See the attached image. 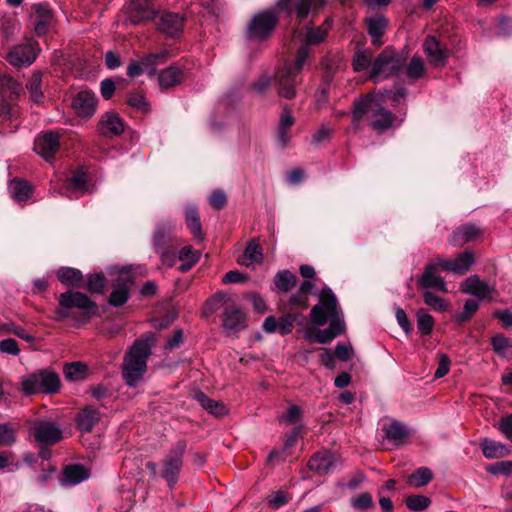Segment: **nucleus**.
I'll use <instances>...</instances> for the list:
<instances>
[{
    "mask_svg": "<svg viewBox=\"0 0 512 512\" xmlns=\"http://www.w3.org/2000/svg\"><path fill=\"white\" fill-rule=\"evenodd\" d=\"M157 343V336L147 332L137 338L125 352L122 362L121 375L125 384L135 388L147 371V362L152 355V348Z\"/></svg>",
    "mask_w": 512,
    "mask_h": 512,
    "instance_id": "nucleus-1",
    "label": "nucleus"
},
{
    "mask_svg": "<svg viewBox=\"0 0 512 512\" xmlns=\"http://www.w3.org/2000/svg\"><path fill=\"white\" fill-rule=\"evenodd\" d=\"M57 300L58 308L54 311L56 321L70 319L79 327L88 324L99 315L98 304L83 292L67 290L61 293Z\"/></svg>",
    "mask_w": 512,
    "mask_h": 512,
    "instance_id": "nucleus-2",
    "label": "nucleus"
},
{
    "mask_svg": "<svg viewBox=\"0 0 512 512\" xmlns=\"http://www.w3.org/2000/svg\"><path fill=\"white\" fill-rule=\"evenodd\" d=\"M371 119V128L383 133L387 131L395 120L394 114L383 108L372 95H365L353 104L352 125L355 131L361 129V122L364 118Z\"/></svg>",
    "mask_w": 512,
    "mask_h": 512,
    "instance_id": "nucleus-3",
    "label": "nucleus"
},
{
    "mask_svg": "<svg viewBox=\"0 0 512 512\" xmlns=\"http://www.w3.org/2000/svg\"><path fill=\"white\" fill-rule=\"evenodd\" d=\"M292 3L293 0H278L274 7L254 14L247 24V39L261 42L270 38L279 22V12H286L290 16Z\"/></svg>",
    "mask_w": 512,
    "mask_h": 512,
    "instance_id": "nucleus-4",
    "label": "nucleus"
},
{
    "mask_svg": "<svg viewBox=\"0 0 512 512\" xmlns=\"http://www.w3.org/2000/svg\"><path fill=\"white\" fill-rule=\"evenodd\" d=\"M309 55V47L301 46L296 52L294 62H287L277 70L275 83L280 97L291 100L296 96V87L301 84L299 75Z\"/></svg>",
    "mask_w": 512,
    "mask_h": 512,
    "instance_id": "nucleus-5",
    "label": "nucleus"
},
{
    "mask_svg": "<svg viewBox=\"0 0 512 512\" xmlns=\"http://www.w3.org/2000/svg\"><path fill=\"white\" fill-rule=\"evenodd\" d=\"M21 385L26 395L55 394L61 387V380L56 372L42 369L24 377Z\"/></svg>",
    "mask_w": 512,
    "mask_h": 512,
    "instance_id": "nucleus-6",
    "label": "nucleus"
},
{
    "mask_svg": "<svg viewBox=\"0 0 512 512\" xmlns=\"http://www.w3.org/2000/svg\"><path fill=\"white\" fill-rule=\"evenodd\" d=\"M404 59L387 47L375 58L368 79L374 82L397 75L403 68Z\"/></svg>",
    "mask_w": 512,
    "mask_h": 512,
    "instance_id": "nucleus-7",
    "label": "nucleus"
},
{
    "mask_svg": "<svg viewBox=\"0 0 512 512\" xmlns=\"http://www.w3.org/2000/svg\"><path fill=\"white\" fill-rule=\"evenodd\" d=\"M186 448V441L179 440L168 451L162 460V470L160 476L167 482V485L171 489L175 487L179 480L183 468Z\"/></svg>",
    "mask_w": 512,
    "mask_h": 512,
    "instance_id": "nucleus-8",
    "label": "nucleus"
},
{
    "mask_svg": "<svg viewBox=\"0 0 512 512\" xmlns=\"http://www.w3.org/2000/svg\"><path fill=\"white\" fill-rule=\"evenodd\" d=\"M40 51L38 41L26 37L22 43L10 47L4 58L14 68H26L35 62Z\"/></svg>",
    "mask_w": 512,
    "mask_h": 512,
    "instance_id": "nucleus-9",
    "label": "nucleus"
},
{
    "mask_svg": "<svg viewBox=\"0 0 512 512\" xmlns=\"http://www.w3.org/2000/svg\"><path fill=\"white\" fill-rule=\"evenodd\" d=\"M342 317L338 309V301L329 287H324L319 293V303L312 307L310 318L313 324L323 326L328 319Z\"/></svg>",
    "mask_w": 512,
    "mask_h": 512,
    "instance_id": "nucleus-10",
    "label": "nucleus"
},
{
    "mask_svg": "<svg viewBox=\"0 0 512 512\" xmlns=\"http://www.w3.org/2000/svg\"><path fill=\"white\" fill-rule=\"evenodd\" d=\"M30 435L43 446H52L63 438L61 428L51 420L36 419L31 422Z\"/></svg>",
    "mask_w": 512,
    "mask_h": 512,
    "instance_id": "nucleus-11",
    "label": "nucleus"
},
{
    "mask_svg": "<svg viewBox=\"0 0 512 512\" xmlns=\"http://www.w3.org/2000/svg\"><path fill=\"white\" fill-rule=\"evenodd\" d=\"M154 247L160 257L161 264L168 268L175 265L178 259L177 242L163 229H157L154 233Z\"/></svg>",
    "mask_w": 512,
    "mask_h": 512,
    "instance_id": "nucleus-12",
    "label": "nucleus"
},
{
    "mask_svg": "<svg viewBox=\"0 0 512 512\" xmlns=\"http://www.w3.org/2000/svg\"><path fill=\"white\" fill-rule=\"evenodd\" d=\"M60 133L52 130L43 131L34 141V151L45 160H51L60 148Z\"/></svg>",
    "mask_w": 512,
    "mask_h": 512,
    "instance_id": "nucleus-13",
    "label": "nucleus"
},
{
    "mask_svg": "<svg viewBox=\"0 0 512 512\" xmlns=\"http://www.w3.org/2000/svg\"><path fill=\"white\" fill-rule=\"evenodd\" d=\"M154 20L156 21L159 32L168 37L176 38L183 32L184 17L179 13L165 11L159 15H155Z\"/></svg>",
    "mask_w": 512,
    "mask_h": 512,
    "instance_id": "nucleus-14",
    "label": "nucleus"
},
{
    "mask_svg": "<svg viewBox=\"0 0 512 512\" xmlns=\"http://www.w3.org/2000/svg\"><path fill=\"white\" fill-rule=\"evenodd\" d=\"M128 21L133 25L142 24L155 18V11L149 0H131L126 8Z\"/></svg>",
    "mask_w": 512,
    "mask_h": 512,
    "instance_id": "nucleus-15",
    "label": "nucleus"
},
{
    "mask_svg": "<svg viewBox=\"0 0 512 512\" xmlns=\"http://www.w3.org/2000/svg\"><path fill=\"white\" fill-rule=\"evenodd\" d=\"M71 106L79 117L89 118L96 111L97 98L90 91H80L73 97Z\"/></svg>",
    "mask_w": 512,
    "mask_h": 512,
    "instance_id": "nucleus-16",
    "label": "nucleus"
},
{
    "mask_svg": "<svg viewBox=\"0 0 512 512\" xmlns=\"http://www.w3.org/2000/svg\"><path fill=\"white\" fill-rule=\"evenodd\" d=\"M423 51L431 65L444 67L447 64L448 50L434 36H428L423 43Z\"/></svg>",
    "mask_w": 512,
    "mask_h": 512,
    "instance_id": "nucleus-17",
    "label": "nucleus"
},
{
    "mask_svg": "<svg viewBox=\"0 0 512 512\" xmlns=\"http://www.w3.org/2000/svg\"><path fill=\"white\" fill-rule=\"evenodd\" d=\"M223 328L231 333H237L247 326L245 313L236 305H229L223 312Z\"/></svg>",
    "mask_w": 512,
    "mask_h": 512,
    "instance_id": "nucleus-18",
    "label": "nucleus"
},
{
    "mask_svg": "<svg viewBox=\"0 0 512 512\" xmlns=\"http://www.w3.org/2000/svg\"><path fill=\"white\" fill-rule=\"evenodd\" d=\"M336 455L329 451H319L315 453L308 461V467L318 475H326L331 472L336 465Z\"/></svg>",
    "mask_w": 512,
    "mask_h": 512,
    "instance_id": "nucleus-19",
    "label": "nucleus"
},
{
    "mask_svg": "<svg viewBox=\"0 0 512 512\" xmlns=\"http://www.w3.org/2000/svg\"><path fill=\"white\" fill-rule=\"evenodd\" d=\"M88 191L87 175L83 169H77L71 177L67 179L66 184L61 188L60 194L70 199L78 198V193L84 194Z\"/></svg>",
    "mask_w": 512,
    "mask_h": 512,
    "instance_id": "nucleus-20",
    "label": "nucleus"
},
{
    "mask_svg": "<svg viewBox=\"0 0 512 512\" xmlns=\"http://www.w3.org/2000/svg\"><path fill=\"white\" fill-rule=\"evenodd\" d=\"M124 127L122 118L113 111L105 112L98 123V131L105 137L121 135Z\"/></svg>",
    "mask_w": 512,
    "mask_h": 512,
    "instance_id": "nucleus-21",
    "label": "nucleus"
},
{
    "mask_svg": "<svg viewBox=\"0 0 512 512\" xmlns=\"http://www.w3.org/2000/svg\"><path fill=\"white\" fill-rule=\"evenodd\" d=\"M437 265L429 262L425 268L423 274L419 277L417 284L421 289L435 288L441 292L446 293L447 284L443 277L439 276Z\"/></svg>",
    "mask_w": 512,
    "mask_h": 512,
    "instance_id": "nucleus-22",
    "label": "nucleus"
},
{
    "mask_svg": "<svg viewBox=\"0 0 512 512\" xmlns=\"http://www.w3.org/2000/svg\"><path fill=\"white\" fill-rule=\"evenodd\" d=\"M461 291L465 294L477 297L479 299L491 298L494 287L482 281L477 275L468 277L461 283Z\"/></svg>",
    "mask_w": 512,
    "mask_h": 512,
    "instance_id": "nucleus-23",
    "label": "nucleus"
},
{
    "mask_svg": "<svg viewBox=\"0 0 512 512\" xmlns=\"http://www.w3.org/2000/svg\"><path fill=\"white\" fill-rule=\"evenodd\" d=\"M483 231L472 223H467L457 227L450 236V243L454 246H461L468 242L474 241L482 236Z\"/></svg>",
    "mask_w": 512,
    "mask_h": 512,
    "instance_id": "nucleus-24",
    "label": "nucleus"
},
{
    "mask_svg": "<svg viewBox=\"0 0 512 512\" xmlns=\"http://www.w3.org/2000/svg\"><path fill=\"white\" fill-rule=\"evenodd\" d=\"M365 24L372 44L374 46H380L382 44V36L389 24L388 19L384 15H375L366 17Z\"/></svg>",
    "mask_w": 512,
    "mask_h": 512,
    "instance_id": "nucleus-25",
    "label": "nucleus"
},
{
    "mask_svg": "<svg viewBox=\"0 0 512 512\" xmlns=\"http://www.w3.org/2000/svg\"><path fill=\"white\" fill-rule=\"evenodd\" d=\"M130 284L132 279L118 278L113 283V290L108 298V303L113 307H121L130 298Z\"/></svg>",
    "mask_w": 512,
    "mask_h": 512,
    "instance_id": "nucleus-26",
    "label": "nucleus"
},
{
    "mask_svg": "<svg viewBox=\"0 0 512 512\" xmlns=\"http://www.w3.org/2000/svg\"><path fill=\"white\" fill-rule=\"evenodd\" d=\"M344 330L345 323L342 317H336L330 320L328 328L317 330L315 335L311 337L310 340L320 344H327L337 336L341 335Z\"/></svg>",
    "mask_w": 512,
    "mask_h": 512,
    "instance_id": "nucleus-27",
    "label": "nucleus"
},
{
    "mask_svg": "<svg viewBox=\"0 0 512 512\" xmlns=\"http://www.w3.org/2000/svg\"><path fill=\"white\" fill-rule=\"evenodd\" d=\"M8 191L14 201L21 204L32 196V186L23 179L15 178L10 181Z\"/></svg>",
    "mask_w": 512,
    "mask_h": 512,
    "instance_id": "nucleus-28",
    "label": "nucleus"
},
{
    "mask_svg": "<svg viewBox=\"0 0 512 512\" xmlns=\"http://www.w3.org/2000/svg\"><path fill=\"white\" fill-rule=\"evenodd\" d=\"M89 477L88 470L81 464L67 465L61 476V482L66 485H76Z\"/></svg>",
    "mask_w": 512,
    "mask_h": 512,
    "instance_id": "nucleus-29",
    "label": "nucleus"
},
{
    "mask_svg": "<svg viewBox=\"0 0 512 512\" xmlns=\"http://www.w3.org/2000/svg\"><path fill=\"white\" fill-rule=\"evenodd\" d=\"M483 455L487 459H496L511 454V449L501 442L484 438L480 443Z\"/></svg>",
    "mask_w": 512,
    "mask_h": 512,
    "instance_id": "nucleus-30",
    "label": "nucleus"
},
{
    "mask_svg": "<svg viewBox=\"0 0 512 512\" xmlns=\"http://www.w3.org/2000/svg\"><path fill=\"white\" fill-rule=\"evenodd\" d=\"M185 222L194 238L202 241L204 239L202 225L198 208L195 205H187L185 208Z\"/></svg>",
    "mask_w": 512,
    "mask_h": 512,
    "instance_id": "nucleus-31",
    "label": "nucleus"
},
{
    "mask_svg": "<svg viewBox=\"0 0 512 512\" xmlns=\"http://www.w3.org/2000/svg\"><path fill=\"white\" fill-rule=\"evenodd\" d=\"M58 280L66 285L75 288L83 287V274L79 269L72 267H60L56 271Z\"/></svg>",
    "mask_w": 512,
    "mask_h": 512,
    "instance_id": "nucleus-32",
    "label": "nucleus"
},
{
    "mask_svg": "<svg viewBox=\"0 0 512 512\" xmlns=\"http://www.w3.org/2000/svg\"><path fill=\"white\" fill-rule=\"evenodd\" d=\"M183 70L178 66L171 65L162 70L158 75V82L162 89H167L180 84L183 80Z\"/></svg>",
    "mask_w": 512,
    "mask_h": 512,
    "instance_id": "nucleus-33",
    "label": "nucleus"
},
{
    "mask_svg": "<svg viewBox=\"0 0 512 512\" xmlns=\"http://www.w3.org/2000/svg\"><path fill=\"white\" fill-rule=\"evenodd\" d=\"M195 399L203 409L215 417H221L228 413V409L223 402L211 399L202 391L195 394Z\"/></svg>",
    "mask_w": 512,
    "mask_h": 512,
    "instance_id": "nucleus-34",
    "label": "nucleus"
},
{
    "mask_svg": "<svg viewBox=\"0 0 512 512\" xmlns=\"http://www.w3.org/2000/svg\"><path fill=\"white\" fill-rule=\"evenodd\" d=\"M100 420V412L97 409L84 408L76 418L77 428L84 433L90 432Z\"/></svg>",
    "mask_w": 512,
    "mask_h": 512,
    "instance_id": "nucleus-35",
    "label": "nucleus"
},
{
    "mask_svg": "<svg viewBox=\"0 0 512 512\" xmlns=\"http://www.w3.org/2000/svg\"><path fill=\"white\" fill-rule=\"evenodd\" d=\"M262 261V247L258 240L253 239L245 248L243 256L241 259L238 260V263L240 265L249 266L253 263H261Z\"/></svg>",
    "mask_w": 512,
    "mask_h": 512,
    "instance_id": "nucleus-36",
    "label": "nucleus"
},
{
    "mask_svg": "<svg viewBox=\"0 0 512 512\" xmlns=\"http://www.w3.org/2000/svg\"><path fill=\"white\" fill-rule=\"evenodd\" d=\"M201 253L192 246H185L178 252V260L182 263L178 270L182 273L188 272L200 259Z\"/></svg>",
    "mask_w": 512,
    "mask_h": 512,
    "instance_id": "nucleus-37",
    "label": "nucleus"
},
{
    "mask_svg": "<svg viewBox=\"0 0 512 512\" xmlns=\"http://www.w3.org/2000/svg\"><path fill=\"white\" fill-rule=\"evenodd\" d=\"M42 76L41 71H34L26 84L30 100L37 104L41 103L44 98L42 92Z\"/></svg>",
    "mask_w": 512,
    "mask_h": 512,
    "instance_id": "nucleus-38",
    "label": "nucleus"
},
{
    "mask_svg": "<svg viewBox=\"0 0 512 512\" xmlns=\"http://www.w3.org/2000/svg\"><path fill=\"white\" fill-rule=\"evenodd\" d=\"M297 277L289 270H281L277 272L273 283L275 289L280 292L287 293L296 285Z\"/></svg>",
    "mask_w": 512,
    "mask_h": 512,
    "instance_id": "nucleus-39",
    "label": "nucleus"
},
{
    "mask_svg": "<svg viewBox=\"0 0 512 512\" xmlns=\"http://www.w3.org/2000/svg\"><path fill=\"white\" fill-rule=\"evenodd\" d=\"M382 431L388 440L394 442L402 441L409 435L406 427L402 423L395 420L389 424L384 425Z\"/></svg>",
    "mask_w": 512,
    "mask_h": 512,
    "instance_id": "nucleus-40",
    "label": "nucleus"
},
{
    "mask_svg": "<svg viewBox=\"0 0 512 512\" xmlns=\"http://www.w3.org/2000/svg\"><path fill=\"white\" fill-rule=\"evenodd\" d=\"M433 478L431 469L427 467H420L416 469L407 478V483L414 487H423L427 485Z\"/></svg>",
    "mask_w": 512,
    "mask_h": 512,
    "instance_id": "nucleus-41",
    "label": "nucleus"
},
{
    "mask_svg": "<svg viewBox=\"0 0 512 512\" xmlns=\"http://www.w3.org/2000/svg\"><path fill=\"white\" fill-rule=\"evenodd\" d=\"M66 379L71 381L83 380L87 375V366L82 362L67 363L63 369Z\"/></svg>",
    "mask_w": 512,
    "mask_h": 512,
    "instance_id": "nucleus-42",
    "label": "nucleus"
},
{
    "mask_svg": "<svg viewBox=\"0 0 512 512\" xmlns=\"http://www.w3.org/2000/svg\"><path fill=\"white\" fill-rule=\"evenodd\" d=\"M0 331L8 334H13L27 343H33L35 336L27 332L22 326L15 324L14 322H6L0 324Z\"/></svg>",
    "mask_w": 512,
    "mask_h": 512,
    "instance_id": "nucleus-43",
    "label": "nucleus"
},
{
    "mask_svg": "<svg viewBox=\"0 0 512 512\" xmlns=\"http://www.w3.org/2000/svg\"><path fill=\"white\" fill-rule=\"evenodd\" d=\"M372 53L370 50H358L352 60V67L355 72H362L372 66Z\"/></svg>",
    "mask_w": 512,
    "mask_h": 512,
    "instance_id": "nucleus-44",
    "label": "nucleus"
},
{
    "mask_svg": "<svg viewBox=\"0 0 512 512\" xmlns=\"http://www.w3.org/2000/svg\"><path fill=\"white\" fill-rule=\"evenodd\" d=\"M105 285L106 277L102 272H100L88 275L85 288L90 293L103 294L105 290Z\"/></svg>",
    "mask_w": 512,
    "mask_h": 512,
    "instance_id": "nucleus-45",
    "label": "nucleus"
},
{
    "mask_svg": "<svg viewBox=\"0 0 512 512\" xmlns=\"http://www.w3.org/2000/svg\"><path fill=\"white\" fill-rule=\"evenodd\" d=\"M127 104L141 113H148L150 111V103L145 96L140 92H130L127 95Z\"/></svg>",
    "mask_w": 512,
    "mask_h": 512,
    "instance_id": "nucleus-46",
    "label": "nucleus"
},
{
    "mask_svg": "<svg viewBox=\"0 0 512 512\" xmlns=\"http://www.w3.org/2000/svg\"><path fill=\"white\" fill-rule=\"evenodd\" d=\"M330 25H327L326 27L324 25L319 27H309L306 31V43L307 47L308 45H317L321 42H323L327 35Z\"/></svg>",
    "mask_w": 512,
    "mask_h": 512,
    "instance_id": "nucleus-47",
    "label": "nucleus"
},
{
    "mask_svg": "<svg viewBox=\"0 0 512 512\" xmlns=\"http://www.w3.org/2000/svg\"><path fill=\"white\" fill-rule=\"evenodd\" d=\"M456 274H463L469 270L474 263V253L470 250H466L457 255L453 260Z\"/></svg>",
    "mask_w": 512,
    "mask_h": 512,
    "instance_id": "nucleus-48",
    "label": "nucleus"
},
{
    "mask_svg": "<svg viewBox=\"0 0 512 512\" xmlns=\"http://www.w3.org/2000/svg\"><path fill=\"white\" fill-rule=\"evenodd\" d=\"M17 439V427L10 423H0V447L12 446Z\"/></svg>",
    "mask_w": 512,
    "mask_h": 512,
    "instance_id": "nucleus-49",
    "label": "nucleus"
},
{
    "mask_svg": "<svg viewBox=\"0 0 512 512\" xmlns=\"http://www.w3.org/2000/svg\"><path fill=\"white\" fill-rule=\"evenodd\" d=\"M434 327V319L424 309L417 311V329L423 336L429 335Z\"/></svg>",
    "mask_w": 512,
    "mask_h": 512,
    "instance_id": "nucleus-50",
    "label": "nucleus"
},
{
    "mask_svg": "<svg viewBox=\"0 0 512 512\" xmlns=\"http://www.w3.org/2000/svg\"><path fill=\"white\" fill-rule=\"evenodd\" d=\"M424 61L420 57H412L406 68V75L409 79L417 80L424 75Z\"/></svg>",
    "mask_w": 512,
    "mask_h": 512,
    "instance_id": "nucleus-51",
    "label": "nucleus"
},
{
    "mask_svg": "<svg viewBox=\"0 0 512 512\" xmlns=\"http://www.w3.org/2000/svg\"><path fill=\"white\" fill-rule=\"evenodd\" d=\"M406 506L409 510L420 512L425 510L431 503L430 499L423 495H412L406 498Z\"/></svg>",
    "mask_w": 512,
    "mask_h": 512,
    "instance_id": "nucleus-52",
    "label": "nucleus"
},
{
    "mask_svg": "<svg viewBox=\"0 0 512 512\" xmlns=\"http://www.w3.org/2000/svg\"><path fill=\"white\" fill-rule=\"evenodd\" d=\"M319 2L320 0H293L292 6L295 4L296 15L300 20H303L308 17L312 8L316 7Z\"/></svg>",
    "mask_w": 512,
    "mask_h": 512,
    "instance_id": "nucleus-53",
    "label": "nucleus"
},
{
    "mask_svg": "<svg viewBox=\"0 0 512 512\" xmlns=\"http://www.w3.org/2000/svg\"><path fill=\"white\" fill-rule=\"evenodd\" d=\"M491 345L494 352L500 357H505L507 350L512 347L510 340L500 334H497L491 338Z\"/></svg>",
    "mask_w": 512,
    "mask_h": 512,
    "instance_id": "nucleus-54",
    "label": "nucleus"
},
{
    "mask_svg": "<svg viewBox=\"0 0 512 512\" xmlns=\"http://www.w3.org/2000/svg\"><path fill=\"white\" fill-rule=\"evenodd\" d=\"M479 303L475 300H467L464 304V309L462 312L458 313L455 316V320L458 324H463L469 321L474 313L478 310Z\"/></svg>",
    "mask_w": 512,
    "mask_h": 512,
    "instance_id": "nucleus-55",
    "label": "nucleus"
},
{
    "mask_svg": "<svg viewBox=\"0 0 512 512\" xmlns=\"http://www.w3.org/2000/svg\"><path fill=\"white\" fill-rule=\"evenodd\" d=\"M423 298L424 302L437 312H444L448 307L447 302L443 298L435 295L430 291H426L423 294Z\"/></svg>",
    "mask_w": 512,
    "mask_h": 512,
    "instance_id": "nucleus-56",
    "label": "nucleus"
},
{
    "mask_svg": "<svg viewBox=\"0 0 512 512\" xmlns=\"http://www.w3.org/2000/svg\"><path fill=\"white\" fill-rule=\"evenodd\" d=\"M487 471L492 475H510L512 474V460L493 463L487 467Z\"/></svg>",
    "mask_w": 512,
    "mask_h": 512,
    "instance_id": "nucleus-57",
    "label": "nucleus"
},
{
    "mask_svg": "<svg viewBox=\"0 0 512 512\" xmlns=\"http://www.w3.org/2000/svg\"><path fill=\"white\" fill-rule=\"evenodd\" d=\"M308 305L309 296H307L304 292H301L300 288L295 294L290 296L287 302V306L290 308L306 309Z\"/></svg>",
    "mask_w": 512,
    "mask_h": 512,
    "instance_id": "nucleus-58",
    "label": "nucleus"
},
{
    "mask_svg": "<svg viewBox=\"0 0 512 512\" xmlns=\"http://www.w3.org/2000/svg\"><path fill=\"white\" fill-rule=\"evenodd\" d=\"M296 317L297 316L295 314H286L285 316L280 317L277 320L278 332L281 335L289 334L294 327Z\"/></svg>",
    "mask_w": 512,
    "mask_h": 512,
    "instance_id": "nucleus-59",
    "label": "nucleus"
},
{
    "mask_svg": "<svg viewBox=\"0 0 512 512\" xmlns=\"http://www.w3.org/2000/svg\"><path fill=\"white\" fill-rule=\"evenodd\" d=\"M352 506L356 509H370L374 507L372 496L368 492L359 494L357 497L352 498Z\"/></svg>",
    "mask_w": 512,
    "mask_h": 512,
    "instance_id": "nucleus-60",
    "label": "nucleus"
},
{
    "mask_svg": "<svg viewBox=\"0 0 512 512\" xmlns=\"http://www.w3.org/2000/svg\"><path fill=\"white\" fill-rule=\"evenodd\" d=\"M0 352L4 354L17 356L20 354V348L15 339L7 338L0 341Z\"/></svg>",
    "mask_w": 512,
    "mask_h": 512,
    "instance_id": "nucleus-61",
    "label": "nucleus"
},
{
    "mask_svg": "<svg viewBox=\"0 0 512 512\" xmlns=\"http://www.w3.org/2000/svg\"><path fill=\"white\" fill-rule=\"evenodd\" d=\"M227 203V197L224 191L216 190L209 197V204L215 210H221Z\"/></svg>",
    "mask_w": 512,
    "mask_h": 512,
    "instance_id": "nucleus-62",
    "label": "nucleus"
},
{
    "mask_svg": "<svg viewBox=\"0 0 512 512\" xmlns=\"http://www.w3.org/2000/svg\"><path fill=\"white\" fill-rule=\"evenodd\" d=\"M497 428L507 439L512 440V413L501 418Z\"/></svg>",
    "mask_w": 512,
    "mask_h": 512,
    "instance_id": "nucleus-63",
    "label": "nucleus"
},
{
    "mask_svg": "<svg viewBox=\"0 0 512 512\" xmlns=\"http://www.w3.org/2000/svg\"><path fill=\"white\" fill-rule=\"evenodd\" d=\"M493 317L498 319L502 323L504 328L512 329V310H496L493 313Z\"/></svg>",
    "mask_w": 512,
    "mask_h": 512,
    "instance_id": "nucleus-64",
    "label": "nucleus"
}]
</instances>
